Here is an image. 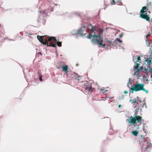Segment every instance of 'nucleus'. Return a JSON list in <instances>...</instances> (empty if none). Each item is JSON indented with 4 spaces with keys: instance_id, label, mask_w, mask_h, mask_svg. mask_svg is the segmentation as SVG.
<instances>
[{
    "instance_id": "nucleus-1",
    "label": "nucleus",
    "mask_w": 152,
    "mask_h": 152,
    "mask_svg": "<svg viewBox=\"0 0 152 152\" xmlns=\"http://www.w3.org/2000/svg\"><path fill=\"white\" fill-rule=\"evenodd\" d=\"M84 29H88L89 30H91L92 33H94V35L91 34H89L88 35V38L90 39L93 37L94 40L96 42V43L99 46H103L104 47L105 45L102 44V37L100 36V34L96 35V33L94 32L95 31H96V27L93 26L91 24H89L87 26H84L80 28L77 31L74 30V31L75 32V33H72V35H76L80 34V36H83L86 34V32L84 31Z\"/></svg>"
},
{
    "instance_id": "nucleus-2",
    "label": "nucleus",
    "mask_w": 152,
    "mask_h": 152,
    "mask_svg": "<svg viewBox=\"0 0 152 152\" xmlns=\"http://www.w3.org/2000/svg\"><path fill=\"white\" fill-rule=\"evenodd\" d=\"M134 118L132 121L128 122V125L133 130L140 128L139 126L141 124L142 119L141 116H137V113L135 112L133 115Z\"/></svg>"
},
{
    "instance_id": "nucleus-3",
    "label": "nucleus",
    "mask_w": 152,
    "mask_h": 152,
    "mask_svg": "<svg viewBox=\"0 0 152 152\" xmlns=\"http://www.w3.org/2000/svg\"><path fill=\"white\" fill-rule=\"evenodd\" d=\"M47 40L50 42L49 44L47 42L45 44V45L48 46H51L53 47H56L57 45L59 47L61 46V42H58L59 40L56 39L55 38L53 37H48L47 39Z\"/></svg>"
},
{
    "instance_id": "nucleus-4",
    "label": "nucleus",
    "mask_w": 152,
    "mask_h": 152,
    "mask_svg": "<svg viewBox=\"0 0 152 152\" xmlns=\"http://www.w3.org/2000/svg\"><path fill=\"white\" fill-rule=\"evenodd\" d=\"M132 81L131 80L130 78L129 79V82L131 83V86L133 88H134V90L135 91H139L142 90L143 91H145L146 93H148V90H145L144 88V85L143 84L137 83L136 85L132 84Z\"/></svg>"
},
{
    "instance_id": "nucleus-5",
    "label": "nucleus",
    "mask_w": 152,
    "mask_h": 152,
    "mask_svg": "<svg viewBox=\"0 0 152 152\" xmlns=\"http://www.w3.org/2000/svg\"><path fill=\"white\" fill-rule=\"evenodd\" d=\"M139 101H140V102H143L142 105L141 106L143 107H145V108H147L145 100L141 101L139 100L138 97H137L136 98H134L133 99H130L129 100V102H132V103L134 104H136V105H137L138 104Z\"/></svg>"
},
{
    "instance_id": "nucleus-6",
    "label": "nucleus",
    "mask_w": 152,
    "mask_h": 152,
    "mask_svg": "<svg viewBox=\"0 0 152 152\" xmlns=\"http://www.w3.org/2000/svg\"><path fill=\"white\" fill-rule=\"evenodd\" d=\"M146 8L145 7H142V9L140 11L141 15L140 17L147 21H148L149 22H150L149 17L145 15V14H144L145 13V12H146Z\"/></svg>"
},
{
    "instance_id": "nucleus-7",
    "label": "nucleus",
    "mask_w": 152,
    "mask_h": 152,
    "mask_svg": "<svg viewBox=\"0 0 152 152\" xmlns=\"http://www.w3.org/2000/svg\"><path fill=\"white\" fill-rule=\"evenodd\" d=\"M150 140L148 137H146V139H144V143L142 147L145 146V149H147L148 148H150L151 146V143L150 142L149 143V141ZM144 148V147H143Z\"/></svg>"
},
{
    "instance_id": "nucleus-8",
    "label": "nucleus",
    "mask_w": 152,
    "mask_h": 152,
    "mask_svg": "<svg viewBox=\"0 0 152 152\" xmlns=\"http://www.w3.org/2000/svg\"><path fill=\"white\" fill-rule=\"evenodd\" d=\"M44 37L43 36H41L38 35H37V36L38 39L40 42H42V41H43V40H45V42L44 43V44L45 45V44L47 42L48 43V44H49V43H48V42H49V41L47 40V39L49 37H47L46 38H43Z\"/></svg>"
},
{
    "instance_id": "nucleus-9",
    "label": "nucleus",
    "mask_w": 152,
    "mask_h": 152,
    "mask_svg": "<svg viewBox=\"0 0 152 152\" xmlns=\"http://www.w3.org/2000/svg\"><path fill=\"white\" fill-rule=\"evenodd\" d=\"M91 83L90 84L88 85V86H86L85 87V91L86 92H88L89 91H91Z\"/></svg>"
},
{
    "instance_id": "nucleus-10",
    "label": "nucleus",
    "mask_w": 152,
    "mask_h": 152,
    "mask_svg": "<svg viewBox=\"0 0 152 152\" xmlns=\"http://www.w3.org/2000/svg\"><path fill=\"white\" fill-rule=\"evenodd\" d=\"M62 70L65 72V73H67L68 72L67 70L68 69V67L67 65H65L64 66H62Z\"/></svg>"
},
{
    "instance_id": "nucleus-11",
    "label": "nucleus",
    "mask_w": 152,
    "mask_h": 152,
    "mask_svg": "<svg viewBox=\"0 0 152 152\" xmlns=\"http://www.w3.org/2000/svg\"><path fill=\"white\" fill-rule=\"evenodd\" d=\"M131 127L132 128V129L133 130L132 132V134H133V135L135 136H137L139 133L138 131H137V129H136L135 130H133Z\"/></svg>"
},
{
    "instance_id": "nucleus-12",
    "label": "nucleus",
    "mask_w": 152,
    "mask_h": 152,
    "mask_svg": "<svg viewBox=\"0 0 152 152\" xmlns=\"http://www.w3.org/2000/svg\"><path fill=\"white\" fill-rule=\"evenodd\" d=\"M49 10L48 9H46L45 10H42L40 11H39V12L41 13H43L45 15H46L49 12Z\"/></svg>"
},
{
    "instance_id": "nucleus-13",
    "label": "nucleus",
    "mask_w": 152,
    "mask_h": 152,
    "mask_svg": "<svg viewBox=\"0 0 152 152\" xmlns=\"http://www.w3.org/2000/svg\"><path fill=\"white\" fill-rule=\"evenodd\" d=\"M37 21L38 22H42L43 24H44L45 22V20L43 18L42 19H38L37 20Z\"/></svg>"
},
{
    "instance_id": "nucleus-14",
    "label": "nucleus",
    "mask_w": 152,
    "mask_h": 152,
    "mask_svg": "<svg viewBox=\"0 0 152 152\" xmlns=\"http://www.w3.org/2000/svg\"><path fill=\"white\" fill-rule=\"evenodd\" d=\"M137 55H134L133 56V61L135 63L137 62Z\"/></svg>"
},
{
    "instance_id": "nucleus-15",
    "label": "nucleus",
    "mask_w": 152,
    "mask_h": 152,
    "mask_svg": "<svg viewBox=\"0 0 152 152\" xmlns=\"http://www.w3.org/2000/svg\"><path fill=\"white\" fill-rule=\"evenodd\" d=\"M145 61L147 62V64L148 66L152 64L151 61L150 59L147 58L145 59Z\"/></svg>"
},
{
    "instance_id": "nucleus-16",
    "label": "nucleus",
    "mask_w": 152,
    "mask_h": 152,
    "mask_svg": "<svg viewBox=\"0 0 152 152\" xmlns=\"http://www.w3.org/2000/svg\"><path fill=\"white\" fill-rule=\"evenodd\" d=\"M136 65H135L134 66V68L137 70V71H140V69H138V67H139V66L140 65L139 64H136Z\"/></svg>"
},
{
    "instance_id": "nucleus-17",
    "label": "nucleus",
    "mask_w": 152,
    "mask_h": 152,
    "mask_svg": "<svg viewBox=\"0 0 152 152\" xmlns=\"http://www.w3.org/2000/svg\"><path fill=\"white\" fill-rule=\"evenodd\" d=\"M148 71L149 72H150L151 73V77L152 78V68H150L148 70Z\"/></svg>"
},
{
    "instance_id": "nucleus-18",
    "label": "nucleus",
    "mask_w": 152,
    "mask_h": 152,
    "mask_svg": "<svg viewBox=\"0 0 152 152\" xmlns=\"http://www.w3.org/2000/svg\"><path fill=\"white\" fill-rule=\"evenodd\" d=\"M134 88H129L130 92H131L132 94H133L134 93Z\"/></svg>"
},
{
    "instance_id": "nucleus-19",
    "label": "nucleus",
    "mask_w": 152,
    "mask_h": 152,
    "mask_svg": "<svg viewBox=\"0 0 152 152\" xmlns=\"http://www.w3.org/2000/svg\"><path fill=\"white\" fill-rule=\"evenodd\" d=\"M133 118H133V117L132 116H131L130 117L129 119H127L126 120V121H128V122H129L130 121H132V120L133 119Z\"/></svg>"
},
{
    "instance_id": "nucleus-20",
    "label": "nucleus",
    "mask_w": 152,
    "mask_h": 152,
    "mask_svg": "<svg viewBox=\"0 0 152 152\" xmlns=\"http://www.w3.org/2000/svg\"><path fill=\"white\" fill-rule=\"evenodd\" d=\"M116 43V41L115 40V41H113V42H112V43H111V45L112 46H115V44Z\"/></svg>"
},
{
    "instance_id": "nucleus-21",
    "label": "nucleus",
    "mask_w": 152,
    "mask_h": 152,
    "mask_svg": "<svg viewBox=\"0 0 152 152\" xmlns=\"http://www.w3.org/2000/svg\"><path fill=\"white\" fill-rule=\"evenodd\" d=\"M118 41L119 43H121L122 42V41L121 40L117 38L115 39V41Z\"/></svg>"
},
{
    "instance_id": "nucleus-22",
    "label": "nucleus",
    "mask_w": 152,
    "mask_h": 152,
    "mask_svg": "<svg viewBox=\"0 0 152 152\" xmlns=\"http://www.w3.org/2000/svg\"><path fill=\"white\" fill-rule=\"evenodd\" d=\"M140 60V56H137V62H140L139 61Z\"/></svg>"
},
{
    "instance_id": "nucleus-23",
    "label": "nucleus",
    "mask_w": 152,
    "mask_h": 152,
    "mask_svg": "<svg viewBox=\"0 0 152 152\" xmlns=\"http://www.w3.org/2000/svg\"><path fill=\"white\" fill-rule=\"evenodd\" d=\"M127 86L129 88L131 87V83L129 82L127 83Z\"/></svg>"
},
{
    "instance_id": "nucleus-24",
    "label": "nucleus",
    "mask_w": 152,
    "mask_h": 152,
    "mask_svg": "<svg viewBox=\"0 0 152 152\" xmlns=\"http://www.w3.org/2000/svg\"><path fill=\"white\" fill-rule=\"evenodd\" d=\"M124 97V96L123 95H121V96L120 98V100H121V99H122V100L123 99Z\"/></svg>"
},
{
    "instance_id": "nucleus-25",
    "label": "nucleus",
    "mask_w": 152,
    "mask_h": 152,
    "mask_svg": "<svg viewBox=\"0 0 152 152\" xmlns=\"http://www.w3.org/2000/svg\"><path fill=\"white\" fill-rule=\"evenodd\" d=\"M139 108H136V110H135V112H136V113L138 112V111H139Z\"/></svg>"
},
{
    "instance_id": "nucleus-26",
    "label": "nucleus",
    "mask_w": 152,
    "mask_h": 152,
    "mask_svg": "<svg viewBox=\"0 0 152 152\" xmlns=\"http://www.w3.org/2000/svg\"><path fill=\"white\" fill-rule=\"evenodd\" d=\"M107 42L110 44L112 43V41L110 40H108L107 41Z\"/></svg>"
},
{
    "instance_id": "nucleus-27",
    "label": "nucleus",
    "mask_w": 152,
    "mask_h": 152,
    "mask_svg": "<svg viewBox=\"0 0 152 152\" xmlns=\"http://www.w3.org/2000/svg\"><path fill=\"white\" fill-rule=\"evenodd\" d=\"M39 79L40 80V81H42V76L41 75L39 77Z\"/></svg>"
},
{
    "instance_id": "nucleus-28",
    "label": "nucleus",
    "mask_w": 152,
    "mask_h": 152,
    "mask_svg": "<svg viewBox=\"0 0 152 152\" xmlns=\"http://www.w3.org/2000/svg\"><path fill=\"white\" fill-rule=\"evenodd\" d=\"M53 8H50V11H53Z\"/></svg>"
},
{
    "instance_id": "nucleus-29",
    "label": "nucleus",
    "mask_w": 152,
    "mask_h": 152,
    "mask_svg": "<svg viewBox=\"0 0 152 152\" xmlns=\"http://www.w3.org/2000/svg\"><path fill=\"white\" fill-rule=\"evenodd\" d=\"M112 1H113V2L114 3V4H113V3H112L111 4H115V1H114V0H113Z\"/></svg>"
},
{
    "instance_id": "nucleus-30",
    "label": "nucleus",
    "mask_w": 152,
    "mask_h": 152,
    "mask_svg": "<svg viewBox=\"0 0 152 152\" xmlns=\"http://www.w3.org/2000/svg\"><path fill=\"white\" fill-rule=\"evenodd\" d=\"M124 93L125 94H126L128 93V92L126 91H124Z\"/></svg>"
},
{
    "instance_id": "nucleus-31",
    "label": "nucleus",
    "mask_w": 152,
    "mask_h": 152,
    "mask_svg": "<svg viewBox=\"0 0 152 152\" xmlns=\"http://www.w3.org/2000/svg\"><path fill=\"white\" fill-rule=\"evenodd\" d=\"M37 53L39 54H40L41 55H42V53L41 52H38Z\"/></svg>"
},
{
    "instance_id": "nucleus-32",
    "label": "nucleus",
    "mask_w": 152,
    "mask_h": 152,
    "mask_svg": "<svg viewBox=\"0 0 152 152\" xmlns=\"http://www.w3.org/2000/svg\"><path fill=\"white\" fill-rule=\"evenodd\" d=\"M58 69H59L60 68H62V67L61 66H58Z\"/></svg>"
},
{
    "instance_id": "nucleus-33",
    "label": "nucleus",
    "mask_w": 152,
    "mask_h": 152,
    "mask_svg": "<svg viewBox=\"0 0 152 152\" xmlns=\"http://www.w3.org/2000/svg\"><path fill=\"white\" fill-rule=\"evenodd\" d=\"M108 91L107 90H105L104 91V92H103V93H105L106 94V92H107Z\"/></svg>"
},
{
    "instance_id": "nucleus-34",
    "label": "nucleus",
    "mask_w": 152,
    "mask_h": 152,
    "mask_svg": "<svg viewBox=\"0 0 152 152\" xmlns=\"http://www.w3.org/2000/svg\"><path fill=\"white\" fill-rule=\"evenodd\" d=\"M150 34H148V35L146 36V37H147L148 36H150Z\"/></svg>"
},
{
    "instance_id": "nucleus-35",
    "label": "nucleus",
    "mask_w": 152,
    "mask_h": 152,
    "mask_svg": "<svg viewBox=\"0 0 152 152\" xmlns=\"http://www.w3.org/2000/svg\"><path fill=\"white\" fill-rule=\"evenodd\" d=\"M121 105H118V107L119 108H120L121 107Z\"/></svg>"
},
{
    "instance_id": "nucleus-36",
    "label": "nucleus",
    "mask_w": 152,
    "mask_h": 152,
    "mask_svg": "<svg viewBox=\"0 0 152 152\" xmlns=\"http://www.w3.org/2000/svg\"><path fill=\"white\" fill-rule=\"evenodd\" d=\"M55 5H56V6H57V4H55Z\"/></svg>"
},
{
    "instance_id": "nucleus-37",
    "label": "nucleus",
    "mask_w": 152,
    "mask_h": 152,
    "mask_svg": "<svg viewBox=\"0 0 152 152\" xmlns=\"http://www.w3.org/2000/svg\"><path fill=\"white\" fill-rule=\"evenodd\" d=\"M87 83V81H85L84 82V83Z\"/></svg>"
},
{
    "instance_id": "nucleus-38",
    "label": "nucleus",
    "mask_w": 152,
    "mask_h": 152,
    "mask_svg": "<svg viewBox=\"0 0 152 152\" xmlns=\"http://www.w3.org/2000/svg\"><path fill=\"white\" fill-rule=\"evenodd\" d=\"M147 41H148V40H146V43H147Z\"/></svg>"
},
{
    "instance_id": "nucleus-39",
    "label": "nucleus",
    "mask_w": 152,
    "mask_h": 152,
    "mask_svg": "<svg viewBox=\"0 0 152 152\" xmlns=\"http://www.w3.org/2000/svg\"><path fill=\"white\" fill-rule=\"evenodd\" d=\"M148 42V41L147 42Z\"/></svg>"
},
{
    "instance_id": "nucleus-40",
    "label": "nucleus",
    "mask_w": 152,
    "mask_h": 152,
    "mask_svg": "<svg viewBox=\"0 0 152 152\" xmlns=\"http://www.w3.org/2000/svg\"><path fill=\"white\" fill-rule=\"evenodd\" d=\"M11 40H12V39H11Z\"/></svg>"
},
{
    "instance_id": "nucleus-41",
    "label": "nucleus",
    "mask_w": 152,
    "mask_h": 152,
    "mask_svg": "<svg viewBox=\"0 0 152 152\" xmlns=\"http://www.w3.org/2000/svg\"><path fill=\"white\" fill-rule=\"evenodd\" d=\"M144 128H143V130L144 131Z\"/></svg>"
},
{
    "instance_id": "nucleus-42",
    "label": "nucleus",
    "mask_w": 152,
    "mask_h": 152,
    "mask_svg": "<svg viewBox=\"0 0 152 152\" xmlns=\"http://www.w3.org/2000/svg\"><path fill=\"white\" fill-rule=\"evenodd\" d=\"M143 135H142V136H141V137H143Z\"/></svg>"
},
{
    "instance_id": "nucleus-43",
    "label": "nucleus",
    "mask_w": 152,
    "mask_h": 152,
    "mask_svg": "<svg viewBox=\"0 0 152 152\" xmlns=\"http://www.w3.org/2000/svg\"><path fill=\"white\" fill-rule=\"evenodd\" d=\"M103 90H101V91H102Z\"/></svg>"
},
{
    "instance_id": "nucleus-44",
    "label": "nucleus",
    "mask_w": 152,
    "mask_h": 152,
    "mask_svg": "<svg viewBox=\"0 0 152 152\" xmlns=\"http://www.w3.org/2000/svg\"><path fill=\"white\" fill-rule=\"evenodd\" d=\"M144 132L146 133V132L145 131H144Z\"/></svg>"
},
{
    "instance_id": "nucleus-45",
    "label": "nucleus",
    "mask_w": 152,
    "mask_h": 152,
    "mask_svg": "<svg viewBox=\"0 0 152 152\" xmlns=\"http://www.w3.org/2000/svg\"><path fill=\"white\" fill-rule=\"evenodd\" d=\"M152 34V31H151Z\"/></svg>"
}]
</instances>
